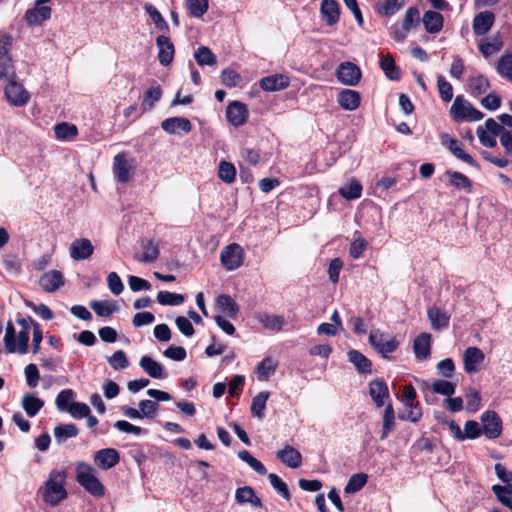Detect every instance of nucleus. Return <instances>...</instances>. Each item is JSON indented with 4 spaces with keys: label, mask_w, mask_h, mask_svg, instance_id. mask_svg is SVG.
<instances>
[{
    "label": "nucleus",
    "mask_w": 512,
    "mask_h": 512,
    "mask_svg": "<svg viewBox=\"0 0 512 512\" xmlns=\"http://www.w3.org/2000/svg\"><path fill=\"white\" fill-rule=\"evenodd\" d=\"M368 477L364 473L352 475L345 486V493L351 494L361 490L367 483Z\"/></svg>",
    "instance_id": "54"
},
{
    "label": "nucleus",
    "mask_w": 512,
    "mask_h": 512,
    "mask_svg": "<svg viewBox=\"0 0 512 512\" xmlns=\"http://www.w3.org/2000/svg\"><path fill=\"white\" fill-rule=\"evenodd\" d=\"M336 77L344 85L356 86L361 80L362 73L356 64L346 61L338 65Z\"/></svg>",
    "instance_id": "8"
},
{
    "label": "nucleus",
    "mask_w": 512,
    "mask_h": 512,
    "mask_svg": "<svg viewBox=\"0 0 512 512\" xmlns=\"http://www.w3.org/2000/svg\"><path fill=\"white\" fill-rule=\"evenodd\" d=\"M395 428V411L391 402L385 405L383 420H382V432L380 439L385 440L389 433Z\"/></svg>",
    "instance_id": "37"
},
{
    "label": "nucleus",
    "mask_w": 512,
    "mask_h": 512,
    "mask_svg": "<svg viewBox=\"0 0 512 512\" xmlns=\"http://www.w3.org/2000/svg\"><path fill=\"white\" fill-rule=\"evenodd\" d=\"M495 22V14L491 11H482L478 13L472 23L473 32L477 36L488 33Z\"/></svg>",
    "instance_id": "20"
},
{
    "label": "nucleus",
    "mask_w": 512,
    "mask_h": 512,
    "mask_svg": "<svg viewBox=\"0 0 512 512\" xmlns=\"http://www.w3.org/2000/svg\"><path fill=\"white\" fill-rule=\"evenodd\" d=\"M185 298L182 294L172 293L169 291H160L157 294V301L161 305L178 306L184 302Z\"/></svg>",
    "instance_id": "55"
},
{
    "label": "nucleus",
    "mask_w": 512,
    "mask_h": 512,
    "mask_svg": "<svg viewBox=\"0 0 512 512\" xmlns=\"http://www.w3.org/2000/svg\"><path fill=\"white\" fill-rule=\"evenodd\" d=\"M13 79H17L13 59H0V81L8 82Z\"/></svg>",
    "instance_id": "50"
},
{
    "label": "nucleus",
    "mask_w": 512,
    "mask_h": 512,
    "mask_svg": "<svg viewBox=\"0 0 512 512\" xmlns=\"http://www.w3.org/2000/svg\"><path fill=\"white\" fill-rule=\"evenodd\" d=\"M79 429L72 423H60L54 428V438L58 444L64 443L67 439L76 437Z\"/></svg>",
    "instance_id": "36"
},
{
    "label": "nucleus",
    "mask_w": 512,
    "mask_h": 512,
    "mask_svg": "<svg viewBox=\"0 0 512 512\" xmlns=\"http://www.w3.org/2000/svg\"><path fill=\"white\" fill-rule=\"evenodd\" d=\"M442 144L445 145L456 158L473 167L479 168V165L474 158L464 151L463 143L461 141L444 134L442 136Z\"/></svg>",
    "instance_id": "11"
},
{
    "label": "nucleus",
    "mask_w": 512,
    "mask_h": 512,
    "mask_svg": "<svg viewBox=\"0 0 512 512\" xmlns=\"http://www.w3.org/2000/svg\"><path fill=\"white\" fill-rule=\"evenodd\" d=\"M238 457L246 462L255 472L259 475H266L267 469L262 462L253 457L249 451L241 450L238 452Z\"/></svg>",
    "instance_id": "53"
},
{
    "label": "nucleus",
    "mask_w": 512,
    "mask_h": 512,
    "mask_svg": "<svg viewBox=\"0 0 512 512\" xmlns=\"http://www.w3.org/2000/svg\"><path fill=\"white\" fill-rule=\"evenodd\" d=\"M21 406L29 417H34L44 407V401L33 393H25L21 400Z\"/></svg>",
    "instance_id": "32"
},
{
    "label": "nucleus",
    "mask_w": 512,
    "mask_h": 512,
    "mask_svg": "<svg viewBox=\"0 0 512 512\" xmlns=\"http://www.w3.org/2000/svg\"><path fill=\"white\" fill-rule=\"evenodd\" d=\"M52 0H36L34 7L28 9L24 14V20L29 26L40 25L46 20L51 18L52 9L49 6H45V3H49Z\"/></svg>",
    "instance_id": "6"
},
{
    "label": "nucleus",
    "mask_w": 512,
    "mask_h": 512,
    "mask_svg": "<svg viewBox=\"0 0 512 512\" xmlns=\"http://www.w3.org/2000/svg\"><path fill=\"white\" fill-rule=\"evenodd\" d=\"M268 479L272 487L286 500H290L291 494L287 484L276 474L270 473Z\"/></svg>",
    "instance_id": "62"
},
{
    "label": "nucleus",
    "mask_w": 512,
    "mask_h": 512,
    "mask_svg": "<svg viewBox=\"0 0 512 512\" xmlns=\"http://www.w3.org/2000/svg\"><path fill=\"white\" fill-rule=\"evenodd\" d=\"M93 252L94 247L87 238L76 239L70 246V256L77 261L88 259Z\"/></svg>",
    "instance_id": "19"
},
{
    "label": "nucleus",
    "mask_w": 512,
    "mask_h": 512,
    "mask_svg": "<svg viewBox=\"0 0 512 512\" xmlns=\"http://www.w3.org/2000/svg\"><path fill=\"white\" fill-rule=\"evenodd\" d=\"M490 88V81L482 74L471 76L468 81V92L474 98L486 93Z\"/></svg>",
    "instance_id": "30"
},
{
    "label": "nucleus",
    "mask_w": 512,
    "mask_h": 512,
    "mask_svg": "<svg viewBox=\"0 0 512 512\" xmlns=\"http://www.w3.org/2000/svg\"><path fill=\"white\" fill-rule=\"evenodd\" d=\"M64 285L62 272L51 270L44 273L39 279V286L48 293L55 292Z\"/></svg>",
    "instance_id": "18"
},
{
    "label": "nucleus",
    "mask_w": 512,
    "mask_h": 512,
    "mask_svg": "<svg viewBox=\"0 0 512 512\" xmlns=\"http://www.w3.org/2000/svg\"><path fill=\"white\" fill-rule=\"evenodd\" d=\"M161 128L169 134H188L192 130V124L187 118L170 117L162 121Z\"/></svg>",
    "instance_id": "17"
},
{
    "label": "nucleus",
    "mask_w": 512,
    "mask_h": 512,
    "mask_svg": "<svg viewBox=\"0 0 512 512\" xmlns=\"http://www.w3.org/2000/svg\"><path fill=\"white\" fill-rule=\"evenodd\" d=\"M13 36L5 31H0V59L12 58Z\"/></svg>",
    "instance_id": "58"
},
{
    "label": "nucleus",
    "mask_w": 512,
    "mask_h": 512,
    "mask_svg": "<svg viewBox=\"0 0 512 512\" xmlns=\"http://www.w3.org/2000/svg\"><path fill=\"white\" fill-rule=\"evenodd\" d=\"M194 58L199 66H214L217 63L216 55L206 46H200L195 51Z\"/></svg>",
    "instance_id": "46"
},
{
    "label": "nucleus",
    "mask_w": 512,
    "mask_h": 512,
    "mask_svg": "<svg viewBox=\"0 0 512 512\" xmlns=\"http://www.w3.org/2000/svg\"><path fill=\"white\" fill-rule=\"evenodd\" d=\"M162 97V89L160 86L150 87L144 93L141 103L142 111H148L154 108L155 103Z\"/></svg>",
    "instance_id": "43"
},
{
    "label": "nucleus",
    "mask_w": 512,
    "mask_h": 512,
    "mask_svg": "<svg viewBox=\"0 0 512 512\" xmlns=\"http://www.w3.org/2000/svg\"><path fill=\"white\" fill-rule=\"evenodd\" d=\"M187 8L193 17L200 18L208 10V0H186Z\"/></svg>",
    "instance_id": "60"
},
{
    "label": "nucleus",
    "mask_w": 512,
    "mask_h": 512,
    "mask_svg": "<svg viewBox=\"0 0 512 512\" xmlns=\"http://www.w3.org/2000/svg\"><path fill=\"white\" fill-rule=\"evenodd\" d=\"M369 344L385 359H389V355L395 352L400 342L396 337L381 331L380 329H373L369 333Z\"/></svg>",
    "instance_id": "3"
},
{
    "label": "nucleus",
    "mask_w": 512,
    "mask_h": 512,
    "mask_svg": "<svg viewBox=\"0 0 512 512\" xmlns=\"http://www.w3.org/2000/svg\"><path fill=\"white\" fill-rule=\"evenodd\" d=\"M65 472L53 470L45 483V491L43 499L51 506L58 505L67 497V492L64 487Z\"/></svg>",
    "instance_id": "1"
},
{
    "label": "nucleus",
    "mask_w": 512,
    "mask_h": 512,
    "mask_svg": "<svg viewBox=\"0 0 512 512\" xmlns=\"http://www.w3.org/2000/svg\"><path fill=\"white\" fill-rule=\"evenodd\" d=\"M226 117L235 127L244 125L248 119L247 106L242 102L232 101L226 109Z\"/></svg>",
    "instance_id": "13"
},
{
    "label": "nucleus",
    "mask_w": 512,
    "mask_h": 512,
    "mask_svg": "<svg viewBox=\"0 0 512 512\" xmlns=\"http://www.w3.org/2000/svg\"><path fill=\"white\" fill-rule=\"evenodd\" d=\"M427 317L433 330L438 331L449 326L450 315L437 306H433L427 310Z\"/></svg>",
    "instance_id": "27"
},
{
    "label": "nucleus",
    "mask_w": 512,
    "mask_h": 512,
    "mask_svg": "<svg viewBox=\"0 0 512 512\" xmlns=\"http://www.w3.org/2000/svg\"><path fill=\"white\" fill-rule=\"evenodd\" d=\"M412 406H405V410L398 414V418L403 421L417 423L422 417V409L419 402H414Z\"/></svg>",
    "instance_id": "49"
},
{
    "label": "nucleus",
    "mask_w": 512,
    "mask_h": 512,
    "mask_svg": "<svg viewBox=\"0 0 512 512\" xmlns=\"http://www.w3.org/2000/svg\"><path fill=\"white\" fill-rule=\"evenodd\" d=\"M482 433L488 439H496L502 434L503 425L500 416L493 410H488L481 415Z\"/></svg>",
    "instance_id": "7"
},
{
    "label": "nucleus",
    "mask_w": 512,
    "mask_h": 512,
    "mask_svg": "<svg viewBox=\"0 0 512 512\" xmlns=\"http://www.w3.org/2000/svg\"><path fill=\"white\" fill-rule=\"evenodd\" d=\"M452 118L457 121H480L483 119L484 114L473 107V105L465 100L462 96H457L450 108Z\"/></svg>",
    "instance_id": "4"
},
{
    "label": "nucleus",
    "mask_w": 512,
    "mask_h": 512,
    "mask_svg": "<svg viewBox=\"0 0 512 512\" xmlns=\"http://www.w3.org/2000/svg\"><path fill=\"white\" fill-rule=\"evenodd\" d=\"M405 5V0H381L374 7L375 12L382 16L388 17L396 14Z\"/></svg>",
    "instance_id": "31"
},
{
    "label": "nucleus",
    "mask_w": 512,
    "mask_h": 512,
    "mask_svg": "<svg viewBox=\"0 0 512 512\" xmlns=\"http://www.w3.org/2000/svg\"><path fill=\"white\" fill-rule=\"evenodd\" d=\"M445 175L448 177L449 184L457 189H463L470 192L472 188L471 180L461 172L447 170Z\"/></svg>",
    "instance_id": "40"
},
{
    "label": "nucleus",
    "mask_w": 512,
    "mask_h": 512,
    "mask_svg": "<svg viewBox=\"0 0 512 512\" xmlns=\"http://www.w3.org/2000/svg\"><path fill=\"white\" fill-rule=\"evenodd\" d=\"M276 456L283 464L293 469L300 467L302 464L301 453L290 445H286L279 450Z\"/></svg>",
    "instance_id": "23"
},
{
    "label": "nucleus",
    "mask_w": 512,
    "mask_h": 512,
    "mask_svg": "<svg viewBox=\"0 0 512 512\" xmlns=\"http://www.w3.org/2000/svg\"><path fill=\"white\" fill-rule=\"evenodd\" d=\"M290 84L289 77L283 74H274L262 78L259 82L264 91H279L287 88Z\"/></svg>",
    "instance_id": "24"
},
{
    "label": "nucleus",
    "mask_w": 512,
    "mask_h": 512,
    "mask_svg": "<svg viewBox=\"0 0 512 512\" xmlns=\"http://www.w3.org/2000/svg\"><path fill=\"white\" fill-rule=\"evenodd\" d=\"M379 64L388 79L392 81L400 79V69L396 66L391 54L381 55Z\"/></svg>",
    "instance_id": "35"
},
{
    "label": "nucleus",
    "mask_w": 512,
    "mask_h": 512,
    "mask_svg": "<svg viewBox=\"0 0 512 512\" xmlns=\"http://www.w3.org/2000/svg\"><path fill=\"white\" fill-rule=\"evenodd\" d=\"M217 309L230 318H235L239 312V306L233 298L226 294H221L216 298Z\"/></svg>",
    "instance_id": "33"
},
{
    "label": "nucleus",
    "mask_w": 512,
    "mask_h": 512,
    "mask_svg": "<svg viewBox=\"0 0 512 512\" xmlns=\"http://www.w3.org/2000/svg\"><path fill=\"white\" fill-rule=\"evenodd\" d=\"M156 46L158 48V60L162 66L171 64L175 54L174 44L166 35H159L156 38Z\"/></svg>",
    "instance_id": "14"
},
{
    "label": "nucleus",
    "mask_w": 512,
    "mask_h": 512,
    "mask_svg": "<svg viewBox=\"0 0 512 512\" xmlns=\"http://www.w3.org/2000/svg\"><path fill=\"white\" fill-rule=\"evenodd\" d=\"M277 368V362L272 357H265L256 367L258 380L267 381Z\"/></svg>",
    "instance_id": "39"
},
{
    "label": "nucleus",
    "mask_w": 512,
    "mask_h": 512,
    "mask_svg": "<svg viewBox=\"0 0 512 512\" xmlns=\"http://www.w3.org/2000/svg\"><path fill=\"white\" fill-rule=\"evenodd\" d=\"M322 19L330 26L340 18V7L336 0H323L320 7Z\"/></svg>",
    "instance_id": "25"
},
{
    "label": "nucleus",
    "mask_w": 512,
    "mask_h": 512,
    "mask_svg": "<svg viewBox=\"0 0 512 512\" xmlns=\"http://www.w3.org/2000/svg\"><path fill=\"white\" fill-rule=\"evenodd\" d=\"M94 462L99 468L108 470L120 462V454L114 448H104L95 453Z\"/></svg>",
    "instance_id": "15"
},
{
    "label": "nucleus",
    "mask_w": 512,
    "mask_h": 512,
    "mask_svg": "<svg viewBox=\"0 0 512 512\" xmlns=\"http://www.w3.org/2000/svg\"><path fill=\"white\" fill-rule=\"evenodd\" d=\"M413 351L417 360L428 359L431 355V335L427 332L419 334L413 341Z\"/></svg>",
    "instance_id": "21"
},
{
    "label": "nucleus",
    "mask_w": 512,
    "mask_h": 512,
    "mask_svg": "<svg viewBox=\"0 0 512 512\" xmlns=\"http://www.w3.org/2000/svg\"><path fill=\"white\" fill-rule=\"evenodd\" d=\"M218 176L223 182L227 184L232 183L236 177L235 166L230 162L221 161L219 164Z\"/></svg>",
    "instance_id": "56"
},
{
    "label": "nucleus",
    "mask_w": 512,
    "mask_h": 512,
    "mask_svg": "<svg viewBox=\"0 0 512 512\" xmlns=\"http://www.w3.org/2000/svg\"><path fill=\"white\" fill-rule=\"evenodd\" d=\"M369 395L378 408L386 405V400L390 398V393L385 381L382 379L371 381L369 384Z\"/></svg>",
    "instance_id": "16"
},
{
    "label": "nucleus",
    "mask_w": 512,
    "mask_h": 512,
    "mask_svg": "<svg viewBox=\"0 0 512 512\" xmlns=\"http://www.w3.org/2000/svg\"><path fill=\"white\" fill-rule=\"evenodd\" d=\"M222 83L229 88L236 87L241 81V75L232 69H224L221 74Z\"/></svg>",
    "instance_id": "64"
},
{
    "label": "nucleus",
    "mask_w": 512,
    "mask_h": 512,
    "mask_svg": "<svg viewBox=\"0 0 512 512\" xmlns=\"http://www.w3.org/2000/svg\"><path fill=\"white\" fill-rule=\"evenodd\" d=\"M235 500L238 504H251L253 507L263 506L261 499L256 495L251 486L240 487L235 492Z\"/></svg>",
    "instance_id": "28"
},
{
    "label": "nucleus",
    "mask_w": 512,
    "mask_h": 512,
    "mask_svg": "<svg viewBox=\"0 0 512 512\" xmlns=\"http://www.w3.org/2000/svg\"><path fill=\"white\" fill-rule=\"evenodd\" d=\"M421 20L425 30L430 34H436L440 32L444 25L443 15L433 10L426 11Z\"/></svg>",
    "instance_id": "26"
},
{
    "label": "nucleus",
    "mask_w": 512,
    "mask_h": 512,
    "mask_svg": "<svg viewBox=\"0 0 512 512\" xmlns=\"http://www.w3.org/2000/svg\"><path fill=\"white\" fill-rule=\"evenodd\" d=\"M54 133L58 140L68 141L74 139L78 135V128L74 124L62 122L54 126Z\"/></svg>",
    "instance_id": "41"
},
{
    "label": "nucleus",
    "mask_w": 512,
    "mask_h": 512,
    "mask_svg": "<svg viewBox=\"0 0 512 512\" xmlns=\"http://www.w3.org/2000/svg\"><path fill=\"white\" fill-rule=\"evenodd\" d=\"M420 21L421 18L419 9L415 6H411L405 12L402 25L405 30L410 31L411 29L416 28Z\"/></svg>",
    "instance_id": "51"
},
{
    "label": "nucleus",
    "mask_w": 512,
    "mask_h": 512,
    "mask_svg": "<svg viewBox=\"0 0 512 512\" xmlns=\"http://www.w3.org/2000/svg\"><path fill=\"white\" fill-rule=\"evenodd\" d=\"M134 165L130 162L125 153L115 155L113 159V174L120 183H127L134 173Z\"/></svg>",
    "instance_id": "10"
},
{
    "label": "nucleus",
    "mask_w": 512,
    "mask_h": 512,
    "mask_svg": "<svg viewBox=\"0 0 512 512\" xmlns=\"http://www.w3.org/2000/svg\"><path fill=\"white\" fill-rule=\"evenodd\" d=\"M437 88L441 99L450 102L453 98V87L443 75L437 77Z\"/></svg>",
    "instance_id": "61"
},
{
    "label": "nucleus",
    "mask_w": 512,
    "mask_h": 512,
    "mask_svg": "<svg viewBox=\"0 0 512 512\" xmlns=\"http://www.w3.org/2000/svg\"><path fill=\"white\" fill-rule=\"evenodd\" d=\"M146 13L150 16L151 20L155 24V27L165 34L169 33L170 28L166 20L163 18L161 13L152 4H146L144 7Z\"/></svg>",
    "instance_id": "44"
},
{
    "label": "nucleus",
    "mask_w": 512,
    "mask_h": 512,
    "mask_svg": "<svg viewBox=\"0 0 512 512\" xmlns=\"http://www.w3.org/2000/svg\"><path fill=\"white\" fill-rule=\"evenodd\" d=\"M109 365L114 369H126L129 366V361L126 353L123 350H117L112 356L108 358Z\"/></svg>",
    "instance_id": "63"
},
{
    "label": "nucleus",
    "mask_w": 512,
    "mask_h": 512,
    "mask_svg": "<svg viewBox=\"0 0 512 512\" xmlns=\"http://www.w3.org/2000/svg\"><path fill=\"white\" fill-rule=\"evenodd\" d=\"M74 393L71 389L62 390L56 397V406L59 411H69L73 404Z\"/></svg>",
    "instance_id": "59"
},
{
    "label": "nucleus",
    "mask_w": 512,
    "mask_h": 512,
    "mask_svg": "<svg viewBox=\"0 0 512 512\" xmlns=\"http://www.w3.org/2000/svg\"><path fill=\"white\" fill-rule=\"evenodd\" d=\"M348 360L355 366L359 373L366 374L372 372V362L361 352L350 350L348 352Z\"/></svg>",
    "instance_id": "34"
},
{
    "label": "nucleus",
    "mask_w": 512,
    "mask_h": 512,
    "mask_svg": "<svg viewBox=\"0 0 512 512\" xmlns=\"http://www.w3.org/2000/svg\"><path fill=\"white\" fill-rule=\"evenodd\" d=\"M337 102L342 109L354 111L360 106L361 96L356 90L343 89L337 96Z\"/></svg>",
    "instance_id": "22"
},
{
    "label": "nucleus",
    "mask_w": 512,
    "mask_h": 512,
    "mask_svg": "<svg viewBox=\"0 0 512 512\" xmlns=\"http://www.w3.org/2000/svg\"><path fill=\"white\" fill-rule=\"evenodd\" d=\"M223 267L228 271L238 269L243 264V249L239 244L232 243L224 247L220 254Z\"/></svg>",
    "instance_id": "5"
},
{
    "label": "nucleus",
    "mask_w": 512,
    "mask_h": 512,
    "mask_svg": "<svg viewBox=\"0 0 512 512\" xmlns=\"http://www.w3.org/2000/svg\"><path fill=\"white\" fill-rule=\"evenodd\" d=\"M90 306L99 317L103 318H108L118 311V306L115 302L109 303L107 301L93 300L90 302Z\"/></svg>",
    "instance_id": "45"
},
{
    "label": "nucleus",
    "mask_w": 512,
    "mask_h": 512,
    "mask_svg": "<svg viewBox=\"0 0 512 512\" xmlns=\"http://www.w3.org/2000/svg\"><path fill=\"white\" fill-rule=\"evenodd\" d=\"M4 94L10 104L18 107L25 105L30 99L29 92L16 79L7 82Z\"/></svg>",
    "instance_id": "9"
},
{
    "label": "nucleus",
    "mask_w": 512,
    "mask_h": 512,
    "mask_svg": "<svg viewBox=\"0 0 512 512\" xmlns=\"http://www.w3.org/2000/svg\"><path fill=\"white\" fill-rule=\"evenodd\" d=\"M142 248L144 250L141 256H136V260L144 263H152L157 260L159 256V248L158 245L155 244L152 240H149L146 243H143Z\"/></svg>",
    "instance_id": "47"
},
{
    "label": "nucleus",
    "mask_w": 512,
    "mask_h": 512,
    "mask_svg": "<svg viewBox=\"0 0 512 512\" xmlns=\"http://www.w3.org/2000/svg\"><path fill=\"white\" fill-rule=\"evenodd\" d=\"M496 69L502 77L512 81V54L501 56Z\"/></svg>",
    "instance_id": "57"
},
{
    "label": "nucleus",
    "mask_w": 512,
    "mask_h": 512,
    "mask_svg": "<svg viewBox=\"0 0 512 512\" xmlns=\"http://www.w3.org/2000/svg\"><path fill=\"white\" fill-rule=\"evenodd\" d=\"M362 190V185L356 179H352L348 185L339 189V193L347 200H355L361 197Z\"/></svg>",
    "instance_id": "48"
},
{
    "label": "nucleus",
    "mask_w": 512,
    "mask_h": 512,
    "mask_svg": "<svg viewBox=\"0 0 512 512\" xmlns=\"http://www.w3.org/2000/svg\"><path fill=\"white\" fill-rule=\"evenodd\" d=\"M456 385L448 380L439 379L432 383L431 390L435 394L450 397L455 393Z\"/></svg>",
    "instance_id": "52"
},
{
    "label": "nucleus",
    "mask_w": 512,
    "mask_h": 512,
    "mask_svg": "<svg viewBox=\"0 0 512 512\" xmlns=\"http://www.w3.org/2000/svg\"><path fill=\"white\" fill-rule=\"evenodd\" d=\"M76 479L77 482L90 494L95 497H101L105 494V488L103 484L94 474V469L84 462L77 465L76 468Z\"/></svg>",
    "instance_id": "2"
},
{
    "label": "nucleus",
    "mask_w": 512,
    "mask_h": 512,
    "mask_svg": "<svg viewBox=\"0 0 512 512\" xmlns=\"http://www.w3.org/2000/svg\"><path fill=\"white\" fill-rule=\"evenodd\" d=\"M492 492L503 506L512 511V483L504 486L495 484L492 486Z\"/></svg>",
    "instance_id": "38"
},
{
    "label": "nucleus",
    "mask_w": 512,
    "mask_h": 512,
    "mask_svg": "<svg viewBox=\"0 0 512 512\" xmlns=\"http://www.w3.org/2000/svg\"><path fill=\"white\" fill-rule=\"evenodd\" d=\"M140 367L154 379L166 378V373L160 363L150 356H143L139 361Z\"/></svg>",
    "instance_id": "29"
},
{
    "label": "nucleus",
    "mask_w": 512,
    "mask_h": 512,
    "mask_svg": "<svg viewBox=\"0 0 512 512\" xmlns=\"http://www.w3.org/2000/svg\"><path fill=\"white\" fill-rule=\"evenodd\" d=\"M485 355L478 347H468L463 355L464 370L469 373H476L484 362Z\"/></svg>",
    "instance_id": "12"
},
{
    "label": "nucleus",
    "mask_w": 512,
    "mask_h": 512,
    "mask_svg": "<svg viewBox=\"0 0 512 512\" xmlns=\"http://www.w3.org/2000/svg\"><path fill=\"white\" fill-rule=\"evenodd\" d=\"M269 396L270 393L268 391H261L252 399L250 410L254 417L260 420L264 418V410Z\"/></svg>",
    "instance_id": "42"
}]
</instances>
